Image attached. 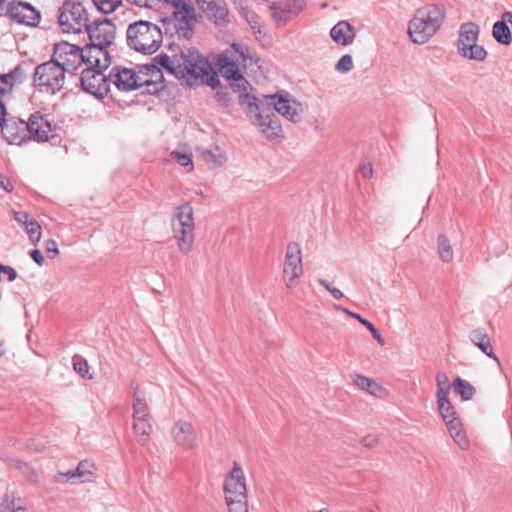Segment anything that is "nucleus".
Instances as JSON below:
<instances>
[{"label":"nucleus","mask_w":512,"mask_h":512,"mask_svg":"<svg viewBox=\"0 0 512 512\" xmlns=\"http://www.w3.org/2000/svg\"><path fill=\"white\" fill-rule=\"evenodd\" d=\"M458 53L466 59L478 62L484 61L487 57V51L484 47L478 45L477 42L460 48Z\"/></svg>","instance_id":"c9c22d12"},{"label":"nucleus","mask_w":512,"mask_h":512,"mask_svg":"<svg viewBox=\"0 0 512 512\" xmlns=\"http://www.w3.org/2000/svg\"><path fill=\"white\" fill-rule=\"evenodd\" d=\"M437 255L439 259L445 263L450 264L454 260V249L451 241L445 234H440L437 237Z\"/></svg>","instance_id":"473e14b6"},{"label":"nucleus","mask_w":512,"mask_h":512,"mask_svg":"<svg viewBox=\"0 0 512 512\" xmlns=\"http://www.w3.org/2000/svg\"><path fill=\"white\" fill-rule=\"evenodd\" d=\"M19 74H20L19 68L16 67L14 69V71L0 76V93L1 94H4L11 90V88L13 87V84L15 82V77Z\"/></svg>","instance_id":"37998d69"},{"label":"nucleus","mask_w":512,"mask_h":512,"mask_svg":"<svg viewBox=\"0 0 512 512\" xmlns=\"http://www.w3.org/2000/svg\"><path fill=\"white\" fill-rule=\"evenodd\" d=\"M223 493L228 512H249L246 477L238 462L224 478Z\"/></svg>","instance_id":"20e7f679"},{"label":"nucleus","mask_w":512,"mask_h":512,"mask_svg":"<svg viewBox=\"0 0 512 512\" xmlns=\"http://www.w3.org/2000/svg\"><path fill=\"white\" fill-rule=\"evenodd\" d=\"M355 35L354 27L345 20L339 21L330 30L332 40L342 46L351 44L354 41Z\"/></svg>","instance_id":"cd10ccee"},{"label":"nucleus","mask_w":512,"mask_h":512,"mask_svg":"<svg viewBox=\"0 0 512 512\" xmlns=\"http://www.w3.org/2000/svg\"><path fill=\"white\" fill-rule=\"evenodd\" d=\"M373 338L380 344V345H384L385 341H384V338L381 336V334L379 333V331L375 328L374 325H372L371 327H369L368 329Z\"/></svg>","instance_id":"680f3d73"},{"label":"nucleus","mask_w":512,"mask_h":512,"mask_svg":"<svg viewBox=\"0 0 512 512\" xmlns=\"http://www.w3.org/2000/svg\"><path fill=\"white\" fill-rule=\"evenodd\" d=\"M271 18L278 26L288 23L302 12L306 6L304 0H281L268 2Z\"/></svg>","instance_id":"4468645a"},{"label":"nucleus","mask_w":512,"mask_h":512,"mask_svg":"<svg viewBox=\"0 0 512 512\" xmlns=\"http://www.w3.org/2000/svg\"><path fill=\"white\" fill-rule=\"evenodd\" d=\"M2 134L9 144L21 145L29 139L27 122L9 118L1 126Z\"/></svg>","instance_id":"412c9836"},{"label":"nucleus","mask_w":512,"mask_h":512,"mask_svg":"<svg viewBox=\"0 0 512 512\" xmlns=\"http://www.w3.org/2000/svg\"><path fill=\"white\" fill-rule=\"evenodd\" d=\"M469 339L482 353L491 358L498 367L501 366L500 359L494 353L491 339L484 328L473 329L469 334Z\"/></svg>","instance_id":"393cba45"},{"label":"nucleus","mask_w":512,"mask_h":512,"mask_svg":"<svg viewBox=\"0 0 512 512\" xmlns=\"http://www.w3.org/2000/svg\"><path fill=\"white\" fill-rule=\"evenodd\" d=\"M94 465L88 460L80 461L77 467L67 472H59L54 476L56 483H86L94 480Z\"/></svg>","instance_id":"f3484780"},{"label":"nucleus","mask_w":512,"mask_h":512,"mask_svg":"<svg viewBox=\"0 0 512 512\" xmlns=\"http://www.w3.org/2000/svg\"><path fill=\"white\" fill-rule=\"evenodd\" d=\"M501 18H504L505 21H509V24L511 26V35H512V12L506 11L502 14Z\"/></svg>","instance_id":"774afa93"},{"label":"nucleus","mask_w":512,"mask_h":512,"mask_svg":"<svg viewBox=\"0 0 512 512\" xmlns=\"http://www.w3.org/2000/svg\"><path fill=\"white\" fill-rule=\"evenodd\" d=\"M6 110L3 103L0 101V127L4 125V122H7L8 119L5 118Z\"/></svg>","instance_id":"69168bd1"},{"label":"nucleus","mask_w":512,"mask_h":512,"mask_svg":"<svg viewBox=\"0 0 512 512\" xmlns=\"http://www.w3.org/2000/svg\"><path fill=\"white\" fill-rule=\"evenodd\" d=\"M202 12L207 20L217 27H227L231 22L230 11L225 0H216Z\"/></svg>","instance_id":"5701e85b"},{"label":"nucleus","mask_w":512,"mask_h":512,"mask_svg":"<svg viewBox=\"0 0 512 512\" xmlns=\"http://www.w3.org/2000/svg\"><path fill=\"white\" fill-rule=\"evenodd\" d=\"M379 442V438L375 434H368L361 439V444L366 448H374Z\"/></svg>","instance_id":"864d4df0"},{"label":"nucleus","mask_w":512,"mask_h":512,"mask_svg":"<svg viewBox=\"0 0 512 512\" xmlns=\"http://www.w3.org/2000/svg\"><path fill=\"white\" fill-rule=\"evenodd\" d=\"M336 64H352V57L349 54L343 55Z\"/></svg>","instance_id":"338daca9"},{"label":"nucleus","mask_w":512,"mask_h":512,"mask_svg":"<svg viewBox=\"0 0 512 512\" xmlns=\"http://www.w3.org/2000/svg\"><path fill=\"white\" fill-rule=\"evenodd\" d=\"M29 139L43 142L52 136L51 124L41 114L34 113L27 121Z\"/></svg>","instance_id":"4be33fe9"},{"label":"nucleus","mask_w":512,"mask_h":512,"mask_svg":"<svg viewBox=\"0 0 512 512\" xmlns=\"http://www.w3.org/2000/svg\"><path fill=\"white\" fill-rule=\"evenodd\" d=\"M58 23L64 33L79 34L86 30L89 16L80 2L65 1L58 11Z\"/></svg>","instance_id":"423d86ee"},{"label":"nucleus","mask_w":512,"mask_h":512,"mask_svg":"<svg viewBox=\"0 0 512 512\" xmlns=\"http://www.w3.org/2000/svg\"><path fill=\"white\" fill-rule=\"evenodd\" d=\"M318 283L321 286H323L328 292H330L335 299L340 300L344 297L343 292L340 289L331 286L328 281L324 279H319Z\"/></svg>","instance_id":"8fccbe9b"},{"label":"nucleus","mask_w":512,"mask_h":512,"mask_svg":"<svg viewBox=\"0 0 512 512\" xmlns=\"http://www.w3.org/2000/svg\"><path fill=\"white\" fill-rule=\"evenodd\" d=\"M12 466L21 471V473L25 477H27L31 482L38 481L36 472L27 463L14 459L12 460Z\"/></svg>","instance_id":"49530a36"},{"label":"nucleus","mask_w":512,"mask_h":512,"mask_svg":"<svg viewBox=\"0 0 512 512\" xmlns=\"http://www.w3.org/2000/svg\"><path fill=\"white\" fill-rule=\"evenodd\" d=\"M26 505L23 499L14 493L6 495L0 504V512H25Z\"/></svg>","instance_id":"f704fd0d"},{"label":"nucleus","mask_w":512,"mask_h":512,"mask_svg":"<svg viewBox=\"0 0 512 512\" xmlns=\"http://www.w3.org/2000/svg\"><path fill=\"white\" fill-rule=\"evenodd\" d=\"M258 62V58H254L250 49L244 45L233 43L223 52L213 55L214 64H239L240 62Z\"/></svg>","instance_id":"a211bd4d"},{"label":"nucleus","mask_w":512,"mask_h":512,"mask_svg":"<svg viewBox=\"0 0 512 512\" xmlns=\"http://www.w3.org/2000/svg\"><path fill=\"white\" fill-rule=\"evenodd\" d=\"M303 274L302 251L296 242H290L286 247L285 259L283 263V282L289 290L298 285V281Z\"/></svg>","instance_id":"9d476101"},{"label":"nucleus","mask_w":512,"mask_h":512,"mask_svg":"<svg viewBox=\"0 0 512 512\" xmlns=\"http://www.w3.org/2000/svg\"><path fill=\"white\" fill-rule=\"evenodd\" d=\"M171 229L179 251L188 255L195 241L194 210L190 202L175 207L171 218Z\"/></svg>","instance_id":"7ed1b4c3"},{"label":"nucleus","mask_w":512,"mask_h":512,"mask_svg":"<svg viewBox=\"0 0 512 512\" xmlns=\"http://www.w3.org/2000/svg\"><path fill=\"white\" fill-rule=\"evenodd\" d=\"M94 5L104 14L114 12L121 4L122 0H93Z\"/></svg>","instance_id":"a18cd8bd"},{"label":"nucleus","mask_w":512,"mask_h":512,"mask_svg":"<svg viewBox=\"0 0 512 512\" xmlns=\"http://www.w3.org/2000/svg\"><path fill=\"white\" fill-rule=\"evenodd\" d=\"M133 419V431L137 437L138 442L141 445H145L151 435L152 425L150 418H132Z\"/></svg>","instance_id":"7c9ffc66"},{"label":"nucleus","mask_w":512,"mask_h":512,"mask_svg":"<svg viewBox=\"0 0 512 512\" xmlns=\"http://www.w3.org/2000/svg\"><path fill=\"white\" fill-rule=\"evenodd\" d=\"M167 73L182 78L188 86L199 82L215 89L220 81L213 66H161Z\"/></svg>","instance_id":"0eeeda50"},{"label":"nucleus","mask_w":512,"mask_h":512,"mask_svg":"<svg viewBox=\"0 0 512 512\" xmlns=\"http://www.w3.org/2000/svg\"><path fill=\"white\" fill-rule=\"evenodd\" d=\"M480 28L474 22H466L460 26L457 50L462 47L474 44L478 40Z\"/></svg>","instance_id":"c85d7f7f"},{"label":"nucleus","mask_w":512,"mask_h":512,"mask_svg":"<svg viewBox=\"0 0 512 512\" xmlns=\"http://www.w3.org/2000/svg\"><path fill=\"white\" fill-rule=\"evenodd\" d=\"M221 74L229 79L233 80L231 84L232 89L235 92L239 93V104L241 105V100L244 96L254 97L249 94V89L251 88L250 83L244 78L242 73L238 69H234L235 66H219Z\"/></svg>","instance_id":"b1692460"},{"label":"nucleus","mask_w":512,"mask_h":512,"mask_svg":"<svg viewBox=\"0 0 512 512\" xmlns=\"http://www.w3.org/2000/svg\"><path fill=\"white\" fill-rule=\"evenodd\" d=\"M445 423L447 425V428H448V431H449L451 437L453 435H455V432L457 433V432H461L462 431V424H461V421L458 418L449 420V421H447Z\"/></svg>","instance_id":"603ef678"},{"label":"nucleus","mask_w":512,"mask_h":512,"mask_svg":"<svg viewBox=\"0 0 512 512\" xmlns=\"http://www.w3.org/2000/svg\"><path fill=\"white\" fill-rule=\"evenodd\" d=\"M181 58L183 64H211L210 59L202 56L194 47L181 50Z\"/></svg>","instance_id":"4c0bfd02"},{"label":"nucleus","mask_w":512,"mask_h":512,"mask_svg":"<svg viewBox=\"0 0 512 512\" xmlns=\"http://www.w3.org/2000/svg\"><path fill=\"white\" fill-rule=\"evenodd\" d=\"M0 186L7 192H11L13 190V185L11 181L0 174Z\"/></svg>","instance_id":"052dcab7"},{"label":"nucleus","mask_w":512,"mask_h":512,"mask_svg":"<svg viewBox=\"0 0 512 512\" xmlns=\"http://www.w3.org/2000/svg\"><path fill=\"white\" fill-rule=\"evenodd\" d=\"M203 161L211 168H218L227 161L226 153L219 147L203 150L201 153Z\"/></svg>","instance_id":"2f4dec72"},{"label":"nucleus","mask_w":512,"mask_h":512,"mask_svg":"<svg viewBox=\"0 0 512 512\" xmlns=\"http://www.w3.org/2000/svg\"><path fill=\"white\" fill-rule=\"evenodd\" d=\"M2 273L7 275V279L9 282L16 280L18 276L16 270L8 265H3Z\"/></svg>","instance_id":"4d7b16f0"},{"label":"nucleus","mask_w":512,"mask_h":512,"mask_svg":"<svg viewBox=\"0 0 512 512\" xmlns=\"http://www.w3.org/2000/svg\"><path fill=\"white\" fill-rule=\"evenodd\" d=\"M237 8H238L240 16L243 17L247 21V23L249 24L253 33L256 36L262 35V25H261L260 17L257 15V13H255L254 11L249 9L247 4L243 0H240L237 3Z\"/></svg>","instance_id":"c756f323"},{"label":"nucleus","mask_w":512,"mask_h":512,"mask_svg":"<svg viewBox=\"0 0 512 512\" xmlns=\"http://www.w3.org/2000/svg\"><path fill=\"white\" fill-rule=\"evenodd\" d=\"M334 308L338 311H342L343 313L349 315L350 317L354 318V319H357L359 321V324H362L364 325L367 329H369V327H371L373 324L368 321L367 319L363 318L361 315L357 314V313H354V312H351L349 311L348 309L346 308H343L339 305H335Z\"/></svg>","instance_id":"09e8293b"},{"label":"nucleus","mask_w":512,"mask_h":512,"mask_svg":"<svg viewBox=\"0 0 512 512\" xmlns=\"http://www.w3.org/2000/svg\"><path fill=\"white\" fill-rule=\"evenodd\" d=\"M65 66H36L34 82L42 92L54 94L60 90L65 78Z\"/></svg>","instance_id":"ddd939ff"},{"label":"nucleus","mask_w":512,"mask_h":512,"mask_svg":"<svg viewBox=\"0 0 512 512\" xmlns=\"http://www.w3.org/2000/svg\"><path fill=\"white\" fill-rule=\"evenodd\" d=\"M174 7L173 17L176 34L183 39H189L194 33L196 10L189 0L169 1Z\"/></svg>","instance_id":"1a4fd4ad"},{"label":"nucleus","mask_w":512,"mask_h":512,"mask_svg":"<svg viewBox=\"0 0 512 512\" xmlns=\"http://www.w3.org/2000/svg\"><path fill=\"white\" fill-rule=\"evenodd\" d=\"M109 66H88L81 73L83 89L97 98L105 97L109 92L110 79L105 75Z\"/></svg>","instance_id":"9b49d317"},{"label":"nucleus","mask_w":512,"mask_h":512,"mask_svg":"<svg viewBox=\"0 0 512 512\" xmlns=\"http://www.w3.org/2000/svg\"><path fill=\"white\" fill-rule=\"evenodd\" d=\"M452 438L461 449H467L469 447V440L463 430L461 432H455Z\"/></svg>","instance_id":"3c124183"},{"label":"nucleus","mask_w":512,"mask_h":512,"mask_svg":"<svg viewBox=\"0 0 512 512\" xmlns=\"http://www.w3.org/2000/svg\"><path fill=\"white\" fill-rule=\"evenodd\" d=\"M33 244H37L41 239V226L32 218V220L23 227Z\"/></svg>","instance_id":"c03bdc74"},{"label":"nucleus","mask_w":512,"mask_h":512,"mask_svg":"<svg viewBox=\"0 0 512 512\" xmlns=\"http://www.w3.org/2000/svg\"><path fill=\"white\" fill-rule=\"evenodd\" d=\"M269 104L272 105L276 112L282 115L286 120L292 123H299L302 120L306 107L297 100L292 94L285 90H281L273 95H266Z\"/></svg>","instance_id":"6e6552de"},{"label":"nucleus","mask_w":512,"mask_h":512,"mask_svg":"<svg viewBox=\"0 0 512 512\" xmlns=\"http://www.w3.org/2000/svg\"><path fill=\"white\" fill-rule=\"evenodd\" d=\"M437 405L444 422L457 418L455 408L452 406L448 396L437 397Z\"/></svg>","instance_id":"ea45409f"},{"label":"nucleus","mask_w":512,"mask_h":512,"mask_svg":"<svg viewBox=\"0 0 512 512\" xmlns=\"http://www.w3.org/2000/svg\"><path fill=\"white\" fill-rule=\"evenodd\" d=\"M90 43L110 46L115 38V26L107 19L89 23L86 30Z\"/></svg>","instance_id":"aec40b11"},{"label":"nucleus","mask_w":512,"mask_h":512,"mask_svg":"<svg viewBox=\"0 0 512 512\" xmlns=\"http://www.w3.org/2000/svg\"><path fill=\"white\" fill-rule=\"evenodd\" d=\"M353 383L359 389L371 395H377V393L381 390V387L373 379L364 375L355 374L353 376Z\"/></svg>","instance_id":"e433bc0d"},{"label":"nucleus","mask_w":512,"mask_h":512,"mask_svg":"<svg viewBox=\"0 0 512 512\" xmlns=\"http://www.w3.org/2000/svg\"><path fill=\"white\" fill-rule=\"evenodd\" d=\"M115 84L119 89L122 90H133L144 84L148 83V80L142 79L136 72L132 69H129L125 66L122 67L120 71L115 75Z\"/></svg>","instance_id":"a878e982"},{"label":"nucleus","mask_w":512,"mask_h":512,"mask_svg":"<svg viewBox=\"0 0 512 512\" xmlns=\"http://www.w3.org/2000/svg\"><path fill=\"white\" fill-rule=\"evenodd\" d=\"M436 398L437 397H445L449 395L451 384L449 378L445 372L439 371L436 374Z\"/></svg>","instance_id":"79ce46f5"},{"label":"nucleus","mask_w":512,"mask_h":512,"mask_svg":"<svg viewBox=\"0 0 512 512\" xmlns=\"http://www.w3.org/2000/svg\"><path fill=\"white\" fill-rule=\"evenodd\" d=\"M11 20L26 26L36 27L41 20L40 11L28 2L12 1L7 5V14Z\"/></svg>","instance_id":"2eb2a0df"},{"label":"nucleus","mask_w":512,"mask_h":512,"mask_svg":"<svg viewBox=\"0 0 512 512\" xmlns=\"http://www.w3.org/2000/svg\"><path fill=\"white\" fill-rule=\"evenodd\" d=\"M171 157L178 162L182 167L187 168L188 171L193 170V160L189 153H183L180 151H172Z\"/></svg>","instance_id":"de8ad7c7"},{"label":"nucleus","mask_w":512,"mask_h":512,"mask_svg":"<svg viewBox=\"0 0 512 512\" xmlns=\"http://www.w3.org/2000/svg\"><path fill=\"white\" fill-rule=\"evenodd\" d=\"M241 106L246 108L250 121L266 139L272 141L282 138L283 131L278 117L270 108L264 107L257 97L244 96Z\"/></svg>","instance_id":"f03ea898"},{"label":"nucleus","mask_w":512,"mask_h":512,"mask_svg":"<svg viewBox=\"0 0 512 512\" xmlns=\"http://www.w3.org/2000/svg\"><path fill=\"white\" fill-rule=\"evenodd\" d=\"M132 389V418H151L149 403L155 390L154 386L152 384H133Z\"/></svg>","instance_id":"dca6fc26"},{"label":"nucleus","mask_w":512,"mask_h":512,"mask_svg":"<svg viewBox=\"0 0 512 512\" xmlns=\"http://www.w3.org/2000/svg\"><path fill=\"white\" fill-rule=\"evenodd\" d=\"M453 386L455 391L460 395L461 399L464 401L472 399L475 394V388L473 387V385H471L468 381L460 377H457L454 380Z\"/></svg>","instance_id":"58836bf2"},{"label":"nucleus","mask_w":512,"mask_h":512,"mask_svg":"<svg viewBox=\"0 0 512 512\" xmlns=\"http://www.w3.org/2000/svg\"><path fill=\"white\" fill-rule=\"evenodd\" d=\"M360 172L364 178H370L373 174V168L370 164H364L360 167Z\"/></svg>","instance_id":"e2e57ef3"},{"label":"nucleus","mask_w":512,"mask_h":512,"mask_svg":"<svg viewBox=\"0 0 512 512\" xmlns=\"http://www.w3.org/2000/svg\"><path fill=\"white\" fill-rule=\"evenodd\" d=\"M45 250L47 253H52L53 255L51 256V258H54L55 256H57L59 254V250H58V247H57V243L55 240H47L45 242Z\"/></svg>","instance_id":"6e6d98bb"},{"label":"nucleus","mask_w":512,"mask_h":512,"mask_svg":"<svg viewBox=\"0 0 512 512\" xmlns=\"http://www.w3.org/2000/svg\"><path fill=\"white\" fill-rule=\"evenodd\" d=\"M82 49L68 42H60L54 45L53 55L50 61L43 64H81Z\"/></svg>","instance_id":"6ab92c4d"},{"label":"nucleus","mask_w":512,"mask_h":512,"mask_svg":"<svg viewBox=\"0 0 512 512\" xmlns=\"http://www.w3.org/2000/svg\"><path fill=\"white\" fill-rule=\"evenodd\" d=\"M170 437L175 447L186 452L193 451L199 446V437L195 426L185 419H178L172 424Z\"/></svg>","instance_id":"f8f14e48"},{"label":"nucleus","mask_w":512,"mask_h":512,"mask_svg":"<svg viewBox=\"0 0 512 512\" xmlns=\"http://www.w3.org/2000/svg\"><path fill=\"white\" fill-rule=\"evenodd\" d=\"M163 40L161 29L148 21H137L128 26L127 43L130 48L142 54L155 53Z\"/></svg>","instance_id":"39448f33"},{"label":"nucleus","mask_w":512,"mask_h":512,"mask_svg":"<svg viewBox=\"0 0 512 512\" xmlns=\"http://www.w3.org/2000/svg\"><path fill=\"white\" fill-rule=\"evenodd\" d=\"M72 362H73V368L74 370L82 377V378H85V379H92L93 378V374L90 373V367H89V364L87 362L86 359H84L82 356L80 355H75L73 358H72Z\"/></svg>","instance_id":"a19ab883"},{"label":"nucleus","mask_w":512,"mask_h":512,"mask_svg":"<svg viewBox=\"0 0 512 512\" xmlns=\"http://www.w3.org/2000/svg\"><path fill=\"white\" fill-rule=\"evenodd\" d=\"M445 8L438 4H427L416 10L409 22L408 32L414 43H426L442 26Z\"/></svg>","instance_id":"f257e3e1"},{"label":"nucleus","mask_w":512,"mask_h":512,"mask_svg":"<svg viewBox=\"0 0 512 512\" xmlns=\"http://www.w3.org/2000/svg\"><path fill=\"white\" fill-rule=\"evenodd\" d=\"M151 64H158V65L170 64V57L167 54H159L152 60Z\"/></svg>","instance_id":"bf43d9fd"},{"label":"nucleus","mask_w":512,"mask_h":512,"mask_svg":"<svg viewBox=\"0 0 512 512\" xmlns=\"http://www.w3.org/2000/svg\"><path fill=\"white\" fill-rule=\"evenodd\" d=\"M14 219L17 223H19L22 227H24L27 223H29L32 218L25 211H15Z\"/></svg>","instance_id":"5fc2aeb1"},{"label":"nucleus","mask_w":512,"mask_h":512,"mask_svg":"<svg viewBox=\"0 0 512 512\" xmlns=\"http://www.w3.org/2000/svg\"><path fill=\"white\" fill-rule=\"evenodd\" d=\"M107 45H97L96 43H90L82 49L81 63L82 64H100L102 58L105 62L111 61L110 53L108 52Z\"/></svg>","instance_id":"bb28decb"},{"label":"nucleus","mask_w":512,"mask_h":512,"mask_svg":"<svg viewBox=\"0 0 512 512\" xmlns=\"http://www.w3.org/2000/svg\"><path fill=\"white\" fill-rule=\"evenodd\" d=\"M508 24L509 21H505V19L502 18L501 21H497L493 25L492 35L500 44L509 45L512 41L511 30Z\"/></svg>","instance_id":"72a5a7b5"},{"label":"nucleus","mask_w":512,"mask_h":512,"mask_svg":"<svg viewBox=\"0 0 512 512\" xmlns=\"http://www.w3.org/2000/svg\"><path fill=\"white\" fill-rule=\"evenodd\" d=\"M30 256L31 258L35 261V263L39 266H43L44 265V262H45V259L41 253L40 250L38 249H34L30 252Z\"/></svg>","instance_id":"13d9d810"},{"label":"nucleus","mask_w":512,"mask_h":512,"mask_svg":"<svg viewBox=\"0 0 512 512\" xmlns=\"http://www.w3.org/2000/svg\"><path fill=\"white\" fill-rule=\"evenodd\" d=\"M199 9L203 11L205 8L210 6L212 3H214L216 0H195Z\"/></svg>","instance_id":"0e129e2a"}]
</instances>
